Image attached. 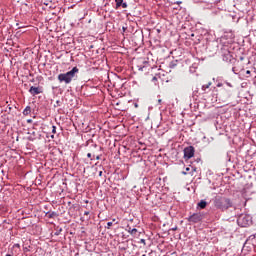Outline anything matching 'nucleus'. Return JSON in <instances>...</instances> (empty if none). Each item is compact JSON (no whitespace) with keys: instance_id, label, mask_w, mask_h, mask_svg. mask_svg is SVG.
Masks as SVG:
<instances>
[{"instance_id":"f257e3e1","label":"nucleus","mask_w":256,"mask_h":256,"mask_svg":"<svg viewBox=\"0 0 256 256\" xmlns=\"http://www.w3.org/2000/svg\"><path fill=\"white\" fill-rule=\"evenodd\" d=\"M221 45H227V42H223V39L221 40H212L207 43L206 51L210 57H213L217 55V51H221Z\"/></svg>"},{"instance_id":"f03ea898","label":"nucleus","mask_w":256,"mask_h":256,"mask_svg":"<svg viewBox=\"0 0 256 256\" xmlns=\"http://www.w3.org/2000/svg\"><path fill=\"white\" fill-rule=\"evenodd\" d=\"M221 54L224 63H230V65H235L237 63V59L233 57L231 51H229V44H221Z\"/></svg>"},{"instance_id":"7ed1b4c3","label":"nucleus","mask_w":256,"mask_h":256,"mask_svg":"<svg viewBox=\"0 0 256 256\" xmlns=\"http://www.w3.org/2000/svg\"><path fill=\"white\" fill-rule=\"evenodd\" d=\"M77 73H79V68H77V66H75L70 71H68L66 73L59 74L58 81H60V83H66V85H69V83H71L73 81L74 77H76Z\"/></svg>"},{"instance_id":"20e7f679","label":"nucleus","mask_w":256,"mask_h":256,"mask_svg":"<svg viewBox=\"0 0 256 256\" xmlns=\"http://www.w3.org/2000/svg\"><path fill=\"white\" fill-rule=\"evenodd\" d=\"M214 206L216 209H220V211H227V209L233 207V202L226 197H217L214 200Z\"/></svg>"},{"instance_id":"39448f33","label":"nucleus","mask_w":256,"mask_h":256,"mask_svg":"<svg viewBox=\"0 0 256 256\" xmlns=\"http://www.w3.org/2000/svg\"><path fill=\"white\" fill-rule=\"evenodd\" d=\"M239 227H249L251 225V216L249 214H240L237 218Z\"/></svg>"},{"instance_id":"423d86ee","label":"nucleus","mask_w":256,"mask_h":256,"mask_svg":"<svg viewBox=\"0 0 256 256\" xmlns=\"http://www.w3.org/2000/svg\"><path fill=\"white\" fill-rule=\"evenodd\" d=\"M195 155V148L188 146L184 149V159H191Z\"/></svg>"},{"instance_id":"0eeeda50","label":"nucleus","mask_w":256,"mask_h":256,"mask_svg":"<svg viewBox=\"0 0 256 256\" xmlns=\"http://www.w3.org/2000/svg\"><path fill=\"white\" fill-rule=\"evenodd\" d=\"M203 219V216L199 213H194L191 216H189L188 221L190 223H199Z\"/></svg>"},{"instance_id":"6e6552de","label":"nucleus","mask_w":256,"mask_h":256,"mask_svg":"<svg viewBox=\"0 0 256 256\" xmlns=\"http://www.w3.org/2000/svg\"><path fill=\"white\" fill-rule=\"evenodd\" d=\"M29 93L32 94L33 97H35V95H41V93H43V89H41V87L31 86L29 89Z\"/></svg>"},{"instance_id":"1a4fd4ad","label":"nucleus","mask_w":256,"mask_h":256,"mask_svg":"<svg viewBox=\"0 0 256 256\" xmlns=\"http://www.w3.org/2000/svg\"><path fill=\"white\" fill-rule=\"evenodd\" d=\"M116 3V9H119V7H122V9H127L128 5L127 2H124L123 0H115Z\"/></svg>"},{"instance_id":"9d476101","label":"nucleus","mask_w":256,"mask_h":256,"mask_svg":"<svg viewBox=\"0 0 256 256\" xmlns=\"http://www.w3.org/2000/svg\"><path fill=\"white\" fill-rule=\"evenodd\" d=\"M197 207H198L199 209H205V207H207V201L201 200V201L197 204Z\"/></svg>"},{"instance_id":"9b49d317","label":"nucleus","mask_w":256,"mask_h":256,"mask_svg":"<svg viewBox=\"0 0 256 256\" xmlns=\"http://www.w3.org/2000/svg\"><path fill=\"white\" fill-rule=\"evenodd\" d=\"M46 216L49 217V219H53L54 217H57L56 212H47Z\"/></svg>"},{"instance_id":"f8f14e48","label":"nucleus","mask_w":256,"mask_h":256,"mask_svg":"<svg viewBox=\"0 0 256 256\" xmlns=\"http://www.w3.org/2000/svg\"><path fill=\"white\" fill-rule=\"evenodd\" d=\"M29 113H31V106H27L24 111H23V115H29Z\"/></svg>"},{"instance_id":"ddd939ff","label":"nucleus","mask_w":256,"mask_h":256,"mask_svg":"<svg viewBox=\"0 0 256 256\" xmlns=\"http://www.w3.org/2000/svg\"><path fill=\"white\" fill-rule=\"evenodd\" d=\"M128 233H130V235H137V228H133V229L129 228Z\"/></svg>"},{"instance_id":"4468645a","label":"nucleus","mask_w":256,"mask_h":256,"mask_svg":"<svg viewBox=\"0 0 256 256\" xmlns=\"http://www.w3.org/2000/svg\"><path fill=\"white\" fill-rule=\"evenodd\" d=\"M209 87H211V82H209V83L206 84V85H203V86H202V89L205 91V89H209Z\"/></svg>"},{"instance_id":"2eb2a0df","label":"nucleus","mask_w":256,"mask_h":256,"mask_svg":"<svg viewBox=\"0 0 256 256\" xmlns=\"http://www.w3.org/2000/svg\"><path fill=\"white\" fill-rule=\"evenodd\" d=\"M61 231H63V229H62V228H59V229L54 233V235H56V236L61 235Z\"/></svg>"},{"instance_id":"dca6fc26","label":"nucleus","mask_w":256,"mask_h":256,"mask_svg":"<svg viewBox=\"0 0 256 256\" xmlns=\"http://www.w3.org/2000/svg\"><path fill=\"white\" fill-rule=\"evenodd\" d=\"M54 107H61V101L57 100L54 104Z\"/></svg>"},{"instance_id":"f3484780","label":"nucleus","mask_w":256,"mask_h":256,"mask_svg":"<svg viewBox=\"0 0 256 256\" xmlns=\"http://www.w3.org/2000/svg\"><path fill=\"white\" fill-rule=\"evenodd\" d=\"M52 133H53V135H55V133H57V127L56 126H52Z\"/></svg>"},{"instance_id":"a211bd4d","label":"nucleus","mask_w":256,"mask_h":256,"mask_svg":"<svg viewBox=\"0 0 256 256\" xmlns=\"http://www.w3.org/2000/svg\"><path fill=\"white\" fill-rule=\"evenodd\" d=\"M111 227H113V222H108L107 223V229H111Z\"/></svg>"},{"instance_id":"6ab92c4d","label":"nucleus","mask_w":256,"mask_h":256,"mask_svg":"<svg viewBox=\"0 0 256 256\" xmlns=\"http://www.w3.org/2000/svg\"><path fill=\"white\" fill-rule=\"evenodd\" d=\"M216 87H223V83L222 82H219V81H216Z\"/></svg>"},{"instance_id":"aec40b11","label":"nucleus","mask_w":256,"mask_h":256,"mask_svg":"<svg viewBox=\"0 0 256 256\" xmlns=\"http://www.w3.org/2000/svg\"><path fill=\"white\" fill-rule=\"evenodd\" d=\"M188 171H191V168L187 167V168H186V171H185V172H182L183 175H187V172H188Z\"/></svg>"},{"instance_id":"412c9836","label":"nucleus","mask_w":256,"mask_h":256,"mask_svg":"<svg viewBox=\"0 0 256 256\" xmlns=\"http://www.w3.org/2000/svg\"><path fill=\"white\" fill-rule=\"evenodd\" d=\"M225 83H226L227 87H233V85H231V83H229V82H225Z\"/></svg>"},{"instance_id":"4be33fe9","label":"nucleus","mask_w":256,"mask_h":256,"mask_svg":"<svg viewBox=\"0 0 256 256\" xmlns=\"http://www.w3.org/2000/svg\"><path fill=\"white\" fill-rule=\"evenodd\" d=\"M137 68H138V71H143V67L137 66Z\"/></svg>"},{"instance_id":"5701e85b","label":"nucleus","mask_w":256,"mask_h":256,"mask_svg":"<svg viewBox=\"0 0 256 256\" xmlns=\"http://www.w3.org/2000/svg\"><path fill=\"white\" fill-rule=\"evenodd\" d=\"M13 247H14V248L17 247V248L19 249V247H21V245H19V244H14Z\"/></svg>"},{"instance_id":"b1692460","label":"nucleus","mask_w":256,"mask_h":256,"mask_svg":"<svg viewBox=\"0 0 256 256\" xmlns=\"http://www.w3.org/2000/svg\"><path fill=\"white\" fill-rule=\"evenodd\" d=\"M140 243H143V245H145V239H141Z\"/></svg>"},{"instance_id":"393cba45","label":"nucleus","mask_w":256,"mask_h":256,"mask_svg":"<svg viewBox=\"0 0 256 256\" xmlns=\"http://www.w3.org/2000/svg\"><path fill=\"white\" fill-rule=\"evenodd\" d=\"M183 2H181V1H177L176 2V5H181Z\"/></svg>"},{"instance_id":"a878e982","label":"nucleus","mask_w":256,"mask_h":256,"mask_svg":"<svg viewBox=\"0 0 256 256\" xmlns=\"http://www.w3.org/2000/svg\"><path fill=\"white\" fill-rule=\"evenodd\" d=\"M246 75H251V71L247 70Z\"/></svg>"},{"instance_id":"bb28decb","label":"nucleus","mask_w":256,"mask_h":256,"mask_svg":"<svg viewBox=\"0 0 256 256\" xmlns=\"http://www.w3.org/2000/svg\"><path fill=\"white\" fill-rule=\"evenodd\" d=\"M227 95L229 96L231 93V90H226Z\"/></svg>"},{"instance_id":"cd10ccee","label":"nucleus","mask_w":256,"mask_h":256,"mask_svg":"<svg viewBox=\"0 0 256 256\" xmlns=\"http://www.w3.org/2000/svg\"><path fill=\"white\" fill-rule=\"evenodd\" d=\"M87 158H88V159H91V153H88V154H87Z\"/></svg>"},{"instance_id":"c85d7f7f","label":"nucleus","mask_w":256,"mask_h":256,"mask_svg":"<svg viewBox=\"0 0 256 256\" xmlns=\"http://www.w3.org/2000/svg\"><path fill=\"white\" fill-rule=\"evenodd\" d=\"M163 102V100H161V99H158V103H159V105H161V103Z\"/></svg>"},{"instance_id":"c756f323","label":"nucleus","mask_w":256,"mask_h":256,"mask_svg":"<svg viewBox=\"0 0 256 256\" xmlns=\"http://www.w3.org/2000/svg\"><path fill=\"white\" fill-rule=\"evenodd\" d=\"M102 175H103V171H100L99 172V177H102Z\"/></svg>"},{"instance_id":"7c9ffc66","label":"nucleus","mask_w":256,"mask_h":256,"mask_svg":"<svg viewBox=\"0 0 256 256\" xmlns=\"http://www.w3.org/2000/svg\"><path fill=\"white\" fill-rule=\"evenodd\" d=\"M6 256H13V251L10 254H6Z\"/></svg>"},{"instance_id":"2f4dec72","label":"nucleus","mask_w":256,"mask_h":256,"mask_svg":"<svg viewBox=\"0 0 256 256\" xmlns=\"http://www.w3.org/2000/svg\"><path fill=\"white\" fill-rule=\"evenodd\" d=\"M216 81L221 82V77L216 78Z\"/></svg>"},{"instance_id":"473e14b6","label":"nucleus","mask_w":256,"mask_h":256,"mask_svg":"<svg viewBox=\"0 0 256 256\" xmlns=\"http://www.w3.org/2000/svg\"><path fill=\"white\" fill-rule=\"evenodd\" d=\"M84 215H86V216L89 215V211H85Z\"/></svg>"},{"instance_id":"72a5a7b5","label":"nucleus","mask_w":256,"mask_h":256,"mask_svg":"<svg viewBox=\"0 0 256 256\" xmlns=\"http://www.w3.org/2000/svg\"><path fill=\"white\" fill-rule=\"evenodd\" d=\"M172 231H177V226H175L174 228H172Z\"/></svg>"},{"instance_id":"f704fd0d","label":"nucleus","mask_w":256,"mask_h":256,"mask_svg":"<svg viewBox=\"0 0 256 256\" xmlns=\"http://www.w3.org/2000/svg\"><path fill=\"white\" fill-rule=\"evenodd\" d=\"M152 81H157V77H153V78H152Z\"/></svg>"},{"instance_id":"c9c22d12","label":"nucleus","mask_w":256,"mask_h":256,"mask_svg":"<svg viewBox=\"0 0 256 256\" xmlns=\"http://www.w3.org/2000/svg\"><path fill=\"white\" fill-rule=\"evenodd\" d=\"M96 159H97V161H99L101 159V157L100 156H96Z\"/></svg>"},{"instance_id":"e433bc0d","label":"nucleus","mask_w":256,"mask_h":256,"mask_svg":"<svg viewBox=\"0 0 256 256\" xmlns=\"http://www.w3.org/2000/svg\"><path fill=\"white\" fill-rule=\"evenodd\" d=\"M193 69H195V68H194V67H191V68H190V71H195V70H193Z\"/></svg>"},{"instance_id":"4c0bfd02","label":"nucleus","mask_w":256,"mask_h":256,"mask_svg":"<svg viewBox=\"0 0 256 256\" xmlns=\"http://www.w3.org/2000/svg\"><path fill=\"white\" fill-rule=\"evenodd\" d=\"M51 139H55V135H51Z\"/></svg>"},{"instance_id":"58836bf2","label":"nucleus","mask_w":256,"mask_h":256,"mask_svg":"<svg viewBox=\"0 0 256 256\" xmlns=\"http://www.w3.org/2000/svg\"><path fill=\"white\" fill-rule=\"evenodd\" d=\"M89 49H93V45H91V46L89 47Z\"/></svg>"},{"instance_id":"ea45409f","label":"nucleus","mask_w":256,"mask_h":256,"mask_svg":"<svg viewBox=\"0 0 256 256\" xmlns=\"http://www.w3.org/2000/svg\"><path fill=\"white\" fill-rule=\"evenodd\" d=\"M18 29H21V26H18Z\"/></svg>"},{"instance_id":"a19ab883","label":"nucleus","mask_w":256,"mask_h":256,"mask_svg":"<svg viewBox=\"0 0 256 256\" xmlns=\"http://www.w3.org/2000/svg\"><path fill=\"white\" fill-rule=\"evenodd\" d=\"M241 60H243V57H240Z\"/></svg>"},{"instance_id":"79ce46f5","label":"nucleus","mask_w":256,"mask_h":256,"mask_svg":"<svg viewBox=\"0 0 256 256\" xmlns=\"http://www.w3.org/2000/svg\"><path fill=\"white\" fill-rule=\"evenodd\" d=\"M142 256H147V255L143 254Z\"/></svg>"},{"instance_id":"37998d69","label":"nucleus","mask_w":256,"mask_h":256,"mask_svg":"<svg viewBox=\"0 0 256 256\" xmlns=\"http://www.w3.org/2000/svg\"><path fill=\"white\" fill-rule=\"evenodd\" d=\"M254 65H256V63H254Z\"/></svg>"}]
</instances>
